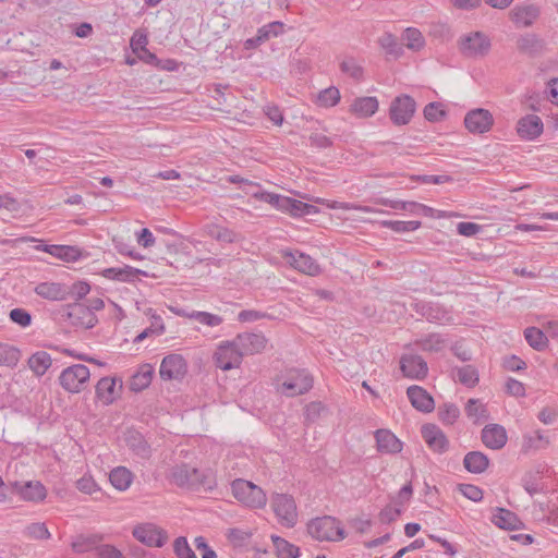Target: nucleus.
Returning a JSON list of instances; mask_svg holds the SVG:
<instances>
[{"mask_svg":"<svg viewBox=\"0 0 558 558\" xmlns=\"http://www.w3.org/2000/svg\"><path fill=\"white\" fill-rule=\"evenodd\" d=\"M492 522L496 526L509 531L519 530L522 526V522L517 514L504 508H497L496 513H494L492 518Z\"/></svg>","mask_w":558,"mask_h":558,"instance_id":"obj_28","label":"nucleus"},{"mask_svg":"<svg viewBox=\"0 0 558 558\" xmlns=\"http://www.w3.org/2000/svg\"><path fill=\"white\" fill-rule=\"evenodd\" d=\"M68 317L73 326L93 328L97 323V317L93 310L83 303H73L68 306Z\"/></svg>","mask_w":558,"mask_h":558,"instance_id":"obj_19","label":"nucleus"},{"mask_svg":"<svg viewBox=\"0 0 558 558\" xmlns=\"http://www.w3.org/2000/svg\"><path fill=\"white\" fill-rule=\"evenodd\" d=\"M526 342L536 351H544L548 345L545 332L536 327H527L524 330Z\"/></svg>","mask_w":558,"mask_h":558,"instance_id":"obj_39","label":"nucleus"},{"mask_svg":"<svg viewBox=\"0 0 558 558\" xmlns=\"http://www.w3.org/2000/svg\"><path fill=\"white\" fill-rule=\"evenodd\" d=\"M109 481L118 490H126L133 482V473L125 466H117L111 470Z\"/></svg>","mask_w":558,"mask_h":558,"instance_id":"obj_34","label":"nucleus"},{"mask_svg":"<svg viewBox=\"0 0 558 558\" xmlns=\"http://www.w3.org/2000/svg\"><path fill=\"white\" fill-rule=\"evenodd\" d=\"M234 340L243 356L259 354L268 344V339L262 332L239 333Z\"/></svg>","mask_w":558,"mask_h":558,"instance_id":"obj_14","label":"nucleus"},{"mask_svg":"<svg viewBox=\"0 0 558 558\" xmlns=\"http://www.w3.org/2000/svg\"><path fill=\"white\" fill-rule=\"evenodd\" d=\"M466 415L476 421L487 417V410L485 405L477 399H470L465 407Z\"/></svg>","mask_w":558,"mask_h":558,"instance_id":"obj_51","label":"nucleus"},{"mask_svg":"<svg viewBox=\"0 0 558 558\" xmlns=\"http://www.w3.org/2000/svg\"><path fill=\"white\" fill-rule=\"evenodd\" d=\"M415 110V100L409 95H401L392 100L389 116L396 125H405L411 121Z\"/></svg>","mask_w":558,"mask_h":558,"instance_id":"obj_11","label":"nucleus"},{"mask_svg":"<svg viewBox=\"0 0 558 558\" xmlns=\"http://www.w3.org/2000/svg\"><path fill=\"white\" fill-rule=\"evenodd\" d=\"M374 436L376 448L379 452L396 454L402 450V442L389 429H377Z\"/></svg>","mask_w":558,"mask_h":558,"instance_id":"obj_23","label":"nucleus"},{"mask_svg":"<svg viewBox=\"0 0 558 558\" xmlns=\"http://www.w3.org/2000/svg\"><path fill=\"white\" fill-rule=\"evenodd\" d=\"M313 377L305 369H289L283 376L280 391L287 397L304 395L313 387Z\"/></svg>","mask_w":558,"mask_h":558,"instance_id":"obj_4","label":"nucleus"},{"mask_svg":"<svg viewBox=\"0 0 558 558\" xmlns=\"http://www.w3.org/2000/svg\"><path fill=\"white\" fill-rule=\"evenodd\" d=\"M383 226L393 230L395 232L404 233V232H410V231H414V230L418 229L421 227V222L414 221V220H412V221L385 220V221H383Z\"/></svg>","mask_w":558,"mask_h":558,"instance_id":"obj_50","label":"nucleus"},{"mask_svg":"<svg viewBox=\"0 0 558 558\" xmlns=\"http://www.w3.org/2000/svg\"><path fill=\"white\" fill-rule=\"evenodd\" d=\"M213 360L218 368L230 371L240 367L243 355L235 340L222 341L216 348Z\"/></svg>","mask_w":558,"mask_h":558,"instance_id":"obj_6","label":"nucleus"},{"mask_svg":"<svg viewBox=\"0 0 558 558\" xmlns=\"http://www.w3.org/2000/svg\"><path fill=\"white\" fill-rule=\"evenodd\" d=\"M37 248L63 262H75L81 257V252L76 246L45 244Z\"/></svg>","mask_w":558,"mask_h":558,"instance_id":"obj_27","label":"nucleus"},{"mask_svg":"<svg viewBox=\"0 0 558 558\" xmlns=\"http://www.w3.org/2000/svg\"><path fill=\"white\" fill-rule=\"evenodd\" d=\"M493 125L494 117L487 109H472L464 117V126L472 134L487 133L492 130Z\"/></svg>","mask_w":558,"mask_h":558,"instance_id":"obj_12","label":"nucleus"},{"mask_svg":"<svg viewBox=\"0 0 558 558\" xmlns=\"http://www.w3.org/2000/svg\"><path fill=\"white\" fill-rule=\"evenodd\" d=\"M458 380L468 387H474L478 383V374L474 366L466 365L456 371Z\"/></svg>","mask_w":558,"mask_h":558,"instance_id":"obj_47","label":"nucleus"},{"mask_svg":"<svg viewBox=\"0 0 558 558\" xmlns=\"http://www.w3.org/2000/svg\"><path fill=\"white\" fill-rule=\"evenodd\" d=\"M282 28L283 24L281 22H271L260 27L257 33L259 38H262L263 41H266L272 36H278L282 32Z\"/></svg>","mask_w":558,"mask_h":558,"instance_id":"obj_59","label":"nucleus"},{"mask_svg":"<svg viewBox=\"0 0 558 558\" xmlns=\"http://www.w3.org/2000/svg\"><path fill=\"white\" fill-rule=\"evenodd\" d=\"M517 48L521 53L535 56L543 49V43L534 34H525L518 38Z\"/></svg>","mask_w":558,"mask_h":558,"instance_id":"obj_36","label":"nucleus"},{"mask_svg":"<svg viewBox=\"0 0 558 558\" xmlns=\"http://www.w3.org/2000/svg\"><path fill=\"white\" fill-rule=\"evenodd\" d=\"M415 344L423 351L439 352L446 347L447 340L439 333H430L425 338L416 340Z\"/></svg>","mask_w":558,"mask_h":558,"instance_id":"obj_40","label":"nucleus"},{"mask_svg":"<svg viewBox=\"0 0 558 558\" xmlns=\"http://www.w3.org/2000/svg\"><path fill=\"white\" fill-rule=\"evenodd\" d=\"M402 40L405 43L407 48L412 51H420L425 46L423 34L415 27H408L402 34Z\"/></svg>","mask_w":558,"mask_h":558,"instance_id":"obj_41","label":"nucleus"},{"mask_svg":"<svg viewBox=\"0 0 558 558\" xmlns=\"http://www.w3.org/2000/svg\"><path fill=\"white\" fill-rule=\"evenodd\" d=\"M326 408L322 402H311L305 407L304 416L307 423L316 422L322 414L325 412Z\"/></svg>","mask_w":558,"mask_h":558,"instance_id":"obj_58","label":"nucleus"},{"mask_svg":"<svg viewBox=\"0 0 558 558\" xmlns=\"http://www.w3.org/2000/svg\"><path fill=\"white\" fill-rule=\"evenodd\" d=\"M133 536L149 547H162L168 541V533L154 523L138 524L133 529Z\"/></svg>","mask_w":558,"mask_h":558,"instance_id":"obj_10","label":"nucleus"},{"mask_svg":"<svg viewBox=\"0 0 558 558\" xmlns=\"http://www.w3.org/2000/svg\"><path fill=\"white\" fill-rule=\"evenodd\" d=\"M460 415L459 408L453 403H445L438 409L439 420L447 425H452Z\"/></svg>","mask_w":558,"mask_h":558,"instance_id":"obj_49","label":"nucleus"},{"mask_svg":"<svg viewBox=\"0 0 558 558\" xmlns=\"http://www.w3.org/2000/svg\"><path fill=\"white\" fill-rule=\"evenodd\" d=\"M401 514L400 508L392 507V506H386L380 512H379V520L384 524H389L393 521H396Z\"/></svg>","mask_w":558,"mask_h":558,"instance_id":"obj_63","label":"nucleus"},{"mask_svg":"<svg viewBox=\"0 0 558 558\" xmlns=\"http://www.w3.org/2000/svg\"><path fill=\"white\" fill-rule=\"evenodd\" d=\"M252 532L248 530H242V529H230L227 533L228 539L234 545V546H244L247 544L250 538L252 537Z\"/></svg>","mask_w":558,"mask_h":558,"instance_id":"obj_53","label":"nucleus"},{"mask_svg":"<svg viewBox=\"0 0 558 558\" xmlns=\"http://www.w3.org/2000/svg\"><path fill=\"white\" fill-rule=\"evenodd\" d=\"M541 10L535 4H520L513 7L509 12L510 20L519 28H526L534 24L539 17Z\"/></svg>","mask_w":558,"mask_h":558,"instance_id":"obj_16","label":"nucleus"},{"mask_svg":"<svg viewBox=\"0 0 558 558\" xmlns=\"http://www.w3.org/2000/svg\"><path fill=\"white\" fill-rule=\"evenodd\" d=\"M543 121L536 114H527L517 123V133L522 140L533 141L543 133Z\"/></svg>","mask_w":558,"mask_h":558,"instance_id":"obj_21","label":"nucleus"},{"mask_svg":"<svg viewBox=\"0 0 558 558\" xmlns=\"http://www.w3.org/2000/svg\"><path fill=\"white\" fill-rule=\"evenodd\" d=\"M205 232L208 236L221 243H234L240 240L239 233L229 228L219 226L217 223L206 225Z\"/></svg>","mask_w":558,"mask_h":558,"instance_id":"obj_30","label":"nucleus"},{"mask_svg":"<svg viewBox=\"0 0 558 558\" xmlns=\"http://www.w3.org/2000/svg\"><path fill=\"white\" fill-rule=\"evenodd\" d=\"M97 554L99 558H124L123 554L112 545H100Z\"/></svg>","mask_w":558,"mask_h":558,"instance_id":"obj_64","label":"nucleus"},{"mask_svg":"<svg viewBox=\"0 0 558 558\" xmlns=\"http://www.w3.org/2000/svg\"><path fill=\"white\" fill-rule=\"evenodd\" d=\"M12 492L27 501H41L46 498V488L40 482H12Z\"/></svg>","mask_w":558,"mask_h":558,"instance_id":"obj_20","label":"nucleus"},{"mask_svg":"<svg viewBox=\"0 0 558 558\" xmlns=\"http://www.w3.org/2000/svg\"><path fill=\"white\" fill-rule=\"evenodd\" d=\"M125 441L129 448L138 457L144 459L150 457V447L141 433L130 430L126 434Z\"/></svg>","mask_w":558,"mask_h":558,"instance_id":"obj_31","label":"nucleus"},{"mask_svg":"<svg viewBox=\"0 0 558 558\" xmlns=\"http://www.w3.org/2000/svg\"><path fill=\"white\" fill-rule=\"evenodd\" d=\"M408 398L416 410L421 412H432L435 408L433 397L420 386H411L407 390Z\"/></svg>","mask_w":558,"mask_h":558,"instance_id":"obj_25","label":"nucleus"},{"mask_svg":"<svg viewBox=\"0 0 558 558\" xmlns=\"http://www.w3.org/2000/svg\"><path fill=\"white\" fill-rule=\"evenodd\" d=\"M459 492L472 501H480L483 499V490L472 484H460L458 487Z\"/></svg>","mask_w":558,"mask_h":558,"instance_id":"obj_60","label":"nucleus"},{"mask_svg":"<svg viewBox=\"0 0 558 558\" xmlns=\"http://www.w3.org/2000/svg\"><path fill=\"white\" fill-rule=\"evenodd\" d=\"M271 539L279 558H298L300 554L299 547L279 536H271Z\"/></svg>","mask_w":558,"mask_h":558,"instance_id":"obj_43","label":"nucleus"},{"mask_svg":"<svg viewBox=\"0 0 558 558\" xmlns=\"http://www.w3.org/2000/svg\"><path fill=\"white\" fill-rule=\"evenodd\" d=\"M102 277L109 280H117L121 282H133L140 276H147L146 271L132 266L125 265L123 267L106 268L101 271Z\"/></svg>","mask_w":558,"mask_h":558,"instance_id":"obj_26","label":"nucleus"},{"mask_svg":"<svg viewBox=\"0 0 558 558\" xmlns=\"http://www.w3.org/2000/svg\"><path fill=\"white\" fill-rule=\"evenodd\" d=\"M68 289L69 296H73L75 300H81L88 294L90 287L87 282L78 281L73 283L71 287H68Z\"/></svg>","mask_w":558,"mask_h":558,"instance_id":"obj_62","label":"nucleus"},{"mask_svg":"<svg viewBox=\"0 0 558 558\" xmlns=\"http://www.w3.org/2000/svg\"><path fill=\"white\" fill-rule=\"evenodd\" d=\"M169 481L179 487H204L210 490L216 486L211 472H202L189 464L182 463L172 466L168 475Z\"/></svg>","mask_w":558,"mask_h":558,"instance_id":"obj_1","label":"nucleus"},{"mask_svg":"<svg viewBox=\"0 0 558 558\" xmlns=\"http://www.w3.org/2000/svg\"><path fill=\"white\" fill-rule=\"evenodd\" d=\"M351 112L361 118L373 116L378 110V100L376 97L356 98L351 105Z\"/></svg>","mask_w":558,"mask_h":558,"instance_id":"obj_32","label":"nucleus"},{"mask_svg":"<svg viewBox=\"0 0 558 558\" xmlns=\"http://www.w3.org/2000/svg\"><path fill=\"white\" fill-rule=\"evenodd\" d=\"M422 437L434 452L442 453L448 450L449 440L445 433L435 424H425L421 429Z\"/></svg>","mask_w":558,"mask_h":558,"instance_id":"obj_18","label":"nucleus"},{"mask_svg":"<svg viewBox=\"0 0 558 558\" xmlns=\"http://www.w3.org/2000/svg\"><path fill=\"white\" fill-rule=\"evenodd\" d=\"M234 498L244 506L253 509L266 506L267 497L264 490L250 481L238 478L231 484Z\"/></svg>","mask_w":558,"mask_h":558,"instance_id":"obj_3","label":"nucleus"},{"mask_svg":"<svg viewBox=\"0 0 558 558\" xmlns=\"http://www.w3.org/2000/svg\"><path fill=\"white\" fill-rule=\"evenodd\" d=\"M464 468L473 474L485 472L489 465V459L481 451H470L463 459Z\"/></svg>","mask_w":558,"mask_h":558,"instance_id":"obj_29","label":"nucleus"},{"mask_svg":"<svg viewBox=\"0 0 558 558\" xmlns=\"http://www.w3.org/2000/svg\"><path fill=\"white\" fill-rule=\"evenodd\" d=\"M25 535L32 539H48L50 532L45 523L35 522L26 526Z\"/></svg>","mask_w":558,"mask_h":558,"instance_id":"obj_52","label":"nucleus"},{"mask_svg":"<svg viewBox=\"0 0 558 558\" xmlns=\"http://www.w3.org/2000/svg\"><path fill=\"white\" fill-rule=\"evenodd\" d=\"M507 432L499 424H489L482 429L483 444L493 450H499L507 444Z\"/></svg>","mask_w":558,"mask_h":558,"instance_id":"obj_22","label":"nucleus"},{"mask_svg":"<svg viewBox=\"0 0 558 558\" xmlns=\"http://www.w3.org/2000/svg\"><path fill=\"white\" fill-rule=\"evenodd\" d=\"M282 257L287 264L302 274L317 276L320 272V266L318 263L307 254L299 251H287L283 252Z\"/></svg>","mask_w":558,"mask_h":558,"instance_id":"obj_15","label":"nucleus"},{"mask_svg":"<svg viewBox=\"0 0 558 558\" xmlns=\"http://www.w3.org/2000/svg\"><path fill=\"white\" fill-rule=\"evenodd\" d=\"M400 369L405 377L422 379L427 375V363L416 354H404L400 359Z\"/></svg>","mask_w":558,"mask_h":558,"instance_id":"obj_17","label":"nucleus"},{"mask_svg":"<svg viewBox=\"0 0 558 558\" xmlns=\"http://www.w3.org/2000/svg\"><path fill=\"white\" fill-rule=\"evenodd\" d=\"M307 533L318 542H340L347 536L341 522L330 515L312 519L307 523Z\"/></svg>","mask_w":558,"mask_h":558,"instance_id":"obj_2","label":"nucleus"},{"mask_svg":"<svg viewBox=\"0 0 558 558\" xmlns=\"http://www.w3.org/2000/svg\"><path fill=\"white\" fill-rule=\"evenodd\" d=\"M340 69L354 80H361L363 76L362 66L352 58L343 60L340 64Z\"/></svg>","mask_w":558,"mask_h":558,"instance_id":"obj_57","label":"nucleus"},{"mask_svg":"<svg viewBox=\"0 0 558 558\" xmlns=\"http://www.w3.org/2000/svg\"><path fill=\"white\" fill-rule=\"evenodd\" d=\"M191 319L196 320L202 325L215 328L223 323V318L217 314L202 311H192Z\"/></svg>","mask_w":558,"mask_h":558,"instance_id":"obj_46","label":"nucleus"},{"mask_svg":"<svg viewBox=\"0 0 558 558\" xmlns=\"http://www.w3.org/2000/svg\"><path fill=\"white\" fill-rule=\"evenodd\" d=\"M35 293L49 301H63L69 296V289L60 282L45 281L35 287Z\"/></svg>","mask_w":558,"mask_h":558,"instance_id":"obj_24","label":"nucleus"},{"mask_svg":"<svg viewBox=\"0 0 558 558\" xmlns=\"http://www.w3.org/2000/svg\"><path fill=\"white\" fill-rule=\"evenodd\" d=\"M423 310L422 314L428 322L444 324L449 320L448 313L437 305H423Z\"/></svg>","mask_w":558,"mask_h":558,"instance_id":"obj_48","label":"nucleus"},{"mask_svg":"<svg viewBox=\"0 0 558 558\" xmlns=\"http://www.w3.org/2000/svg\"><path fill=\"white\" fill-rule=\"evenodd\" d=\"M271 507L281 525L286 527H293L296 524L298 511L292 496L275 494L271 497Z\"/></svg>","mask_w":558,"mask_h":558,"instance_id":"obj_7","label":"nucleus"},{"mask_svg":"<svg viewBox=\"0 0 558 558\" xmlns=\"http://www.w3.org/2000/svg\"><path fill=\"white\" fill-rule=\"evenodd\" d=\"M265 199L278 209L288 211L295 217L308 216L318 211L314 205L278 194H267Z\"/></svg>","mask_w":558,"mask_h":558,"instance_id":"obj_9","label":"nucleus"},{"mask_svg":"<svg viewBox=\"0 0 558 558\" xmlns=\"http://www.w3.org/2000/svg\"><path fill=\"white\" fill-rule=\"evenodd\" d=\"M340 101V92L337 87L330 86L319 92L317 104L320 107L329 108L336 106Z\"/></svg>","mask_w":558,"mask_h":558,"instance_id":"obj_45","label":"nucleus"},{"mask_svg":"<svg viewBox=\"0 0 558 558\" xmlns=\"http://www.w3.org/2000/svg\"><path fill=\"white\" fill-rule=\"evenodd\" d=\"M445 116L444 106L439 102H429L424 108V117L430 122L440 121Z\"/></svg>","mask_w":558,"mask_h":558,"instance_id":"obj_56","label":"nucleus"},{"mask_svg":"<svg viewBox=\"0 0 558 558\" xmlns=\"http://www.w3.org/2000/svg\"><path fill=\"white\" fill-rule=\"evenodd\" d=\"M547 438L542 434L541 430H535L532 435H525L523 437V448L525 450L529 449H538L544 445H547Z\"/></svg>","mask_w":558,"mask_h":558,"instance_id":"obj_55","label":"nucleus"},{"mask_svg":"<svg viewBox=\"0 0 558 558\" xmlns=\"http://www.w3.org/2000/svg\"><path fill=\"white\" fill-rule=\"evenodd\" d=\"M173 550L178 558H197L184 536L174 539Z\"/></svg>","mask_w":558,"mask_h":558,"instance_id":"obj_54","label":"nucleus"},{"mask_svg":"<svg viewBox=\"0 0 558 558\" xmlns=\"http://www.w3.org/2000/svg\"><path fill=\"white\" fill-rule=\"evenodd\" d=\"M187 373L186 360L177 353L165 356L161 361L159 375L165 380H180Z\"/></svg>","mask_w":558,"mask_h":558,"instance_id":"obj_13","label":"nucleus"},{"mask_svg":"<svg viewBox=\"0 0 558 558\" xmlns=\"http://www.w3.org/2000/svg\"><path fill=\"white\" fill-rule=\"evenodd\" d=\"M52 360L46 351H38L28 359V366L36 376H43L51 366Z\"/></svg>","mask_w":558,"mask_h":558,"instance_id":"obj_38","label":"nucleus"},{"mask_svg":"<svg viewBox=\"0 0 558 558\" xmlns=\"http://www.w3.org/2000/svg\"><path fill=\"white\" fill-rule=\"evenodd\" d=\"M89 377L90 373L87 366L75 364L62 371L59 376V383L68 392L77 393L87 384Z\"/></svg>","mask_w":558,"mask_h":558,"instance_id":"obj_8","label":"nucleus"},{"mask_svg":"<svg viewBox=\"0 0 558 558\" xmlns=\"http://www.w3.org/2000/svg\"><path fill=\"white\" fill-rule=\"evenodd\" d=\"M10 319L21 327H27L32 323L31 314L23 308H13L10 314Z\"/></svg>","mask_w":558,"mask_h":558,"instance_id":"obj_61","label":"nucleus"},{"mask_svg":"<svg viewBox=\"0 0 558 558\" xmlns=\"http://www.w3.org/2000/svg\"><path fill=\"white\" fill-rule=\"evenodd\" d=\"M100 537L97 535H76L71 542L72 550L76 554H84L94 550L100 546Z\"/></svg>","mask_w":558,"mask_h":558,"instance_id":"obj_37","label":"nucleus"},{"mask_svg":"<svg viewBox=\"0 0 558 558\" xmlns=\"http://www.w3.org/2000/svg\"><path fill=\"white\" fill-rule=\"evenodd\" d=\"M154 368L149 364H144L140 369L132 376L130 380V389L138 392L147 388L153 378Z\"/></svg>","mask_w":558,"mask_h":558,"instance_id":"obj_33","label":"nucleus"},{"mask_svg":"<svg viewBox=\"0 0 558 558\" xmlns=\"http://www.w3.org/2000/svg\"><path fill=\"white\" fill-rule=\"evenodd\" d=\"M96 395L104 403H112L118 395L116 379L109 377L101 378L96 385Z\"/></svg>","mask_w":558,"mask_h":558,"instance_id":"obj_35","label":"nucleus"},{"mask_svg":"<svg viewBox=\"0 0 558 558\" xmlns=\"http://www.w3.org/2000/svg\"><path fill=\"white\" fill-rule=\"evenodd\" d=\"M378 43L380 47L390 56L399 58L403 54V48L398 43L397 37L390 33H385L379 39Z\"/></svg>","mask_w":558,"mask_h":558,"instance_id":"obj_44","label":"nucleus"},{"mask_svg":"<svg viewBox=\"0 0 558 558\" xmlns=\"http://www.w3.org/2000/svg\"><path fill=\"white\" fill-rule=\"evenodd\" d=\"M459 50L466 58H483L492 47L489 37L482 32H472L460 37Z\"/></svg>","mask_w":558,"mask_h":558,"instance_id":"obj_5","label":"nucleus"},{"mask_svg":"<svg viewBox=\"0 0 558 558\" xmlns=\"http://www.w3.org/2000/svg\"><path fill=\"white\" fill-rule=\"evenodd\" d=\"M21 352L17 348L0 342V366L14 367L19 363Z\"/></svg>","mask_w":558,"mask_h":558,"instance_id":"obj_42","label":"nucleus"}]
</instances>
